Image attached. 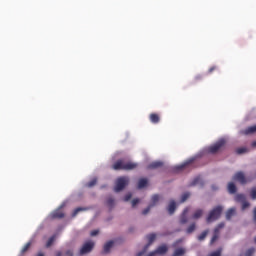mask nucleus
I'll return each instance as SVG.
<instances>
[{"mask_svg":"<svg viewBox=\"0 0 256 256\" xmlns=\"http://www.w3.org/2000/svg\"><path fill=\"white\" fill-rule=\"evenodd\" d=\"M137 167H139V164L135 162L119 159L113 164L112 169H114V171H133V169H137Z\"/></svg>","mask_w":256,"mask_h":256,"instance_id":"f257e3e1","label":"nucleus"},{"mask_svg":"<svg viewBox=\"0 0 256 256\" xmlns=\"http://www.w3.org/2000/svg\"><path fill=\"white\" fill-rule=\"evenodd\" d=\"M221 213H223V206L214 207L208 214L206 218L207 223H213V221H217L221 217Z\"/></svg>","mask_w":256,"mask_h":256,"instance_id":"f03ea898","label":"nucleus"},{"mask_svg":"<svg viewBox=\"0 0 256 256\" xmlns=\"http://www.w3.org/2000/svg\"><path fill=\"white\" fill-rule=\"evenodd\" d=\"M227 141L222 138L218 140L215 144L211 145L210 147L207 148V151L211 153L212 155H215V153H219L223 147H225Z\"/></svg>","mask_w":256,"mask_h":256,"instance_id":"7ed1b4c3","label":"nucleus"},{"mask_svg":"<svg viewBox=\"0 0 256 256\" xmlns=\"http://www.w3.org/2000/svg\"><path fill=\"white\" fill-rule=\"evenodd\" d=\"M129 185V177H120L116 180V186L114 187L115 193H119L120 191H123L125 187Z\"/></svg>","mask_w":256,"mask_h":256,"instance_id":"20e7f679","label":"nucleus"},{"mask_svg":"<svg viewBox=\"0 0 256 256\" xmlns=\"http://www.w3.org/2000/svg\"><path fill=\"white\" fill-rule=\"evenodd\" d=\"M95 247V242L87 241L82 248L80 249L79 255H87V253H91L93 248Z\"/></svg>","mask_w":256,"mask_h":256,"instance_id":"39448f33","label":"nucleus"},{"mask_svg":"<svg viewBox=\"0 0 256 256\" xmlns=\"http://www.w3.org/2000/svg\"><path fill=\"white\" fill-rule=\"evenodd\" d=\"M156 238H157L156 234H154V233L149 234L147 236L148 243L144 247L143 251L139 252L136 256H143V255H145V253H147V249H149V247H151V245L153 244V241H155Z\"/></svg>","mask_w":256,"mask_h":256,"instance_id":"423d86ee","label":"nucleus"},{"mask_svg":"<svg viewBox=\"0 0 256 256\" xmlns=\"http://www.w3.org/2000/svg\"><path fill=\"white\" fill-rule=\"evenodd\" d=\"M159 199H160V197L158 194L153 195L151 198V203L148 205V207L146 209H144L142 211V215H147V213H149V211H151V208L155 207V205H157V203H159Z\"/></svg>","mask_w":256,"mask_h":256,"instance_id":"0eeeda50","label":"nucleus"},{"mask_svg":"<svg viewBox=\"0 0 256 256\" xmlns=\"http://www.w3.org/2000/svg\"><path fill=\"white\" fill-rule=\"evenodd\" d=\"M225 227V223L221 222L220 224L217 225V227L214 229V234L212 236V239L210 241V244L213 245L217 239H219L220 231Z\"/></svg>","mask_w":256,"mask_h":256,"instance_id":"6e6552de","label":"nucleus"},{"mask_svg":"<svg viewBox=\"0 0 256 256\" xmlns=\"http://www.w3.org/2000/svg\"><path fill=\"white\" fill-rule=\"evenodd\" d=\"M233 180L238 181V183H241V185L247 184V178L245 177V173H243L241 171L237 172L234 175Z\"/></svg>","mask_w":256,"mask_h":256,"instance_id":"1a4fd4ad","label":"nucleus"},{"mask_svg":"<svg viewBox=\"0 0 256 256\" xmlns=\"http://www.w3.org/2000/svg\"><path fill=\"white\" fill-rule=\"evenodd\" d=\"M193 161H195V159H190L186 161L184 164L175 166L174 171H176V173H179V171H183V169H187V167H189V165H191Z\"/></svg>","mask_w":256,"mask_h":256,"instance_id":"9d476101","label":"nucleus"},{"mask_svg":"<svg viewBox=\"0 0 256 256\" xmlns=\"http://www.w3.org/2000/svg\"><path fill=\"white\" fill-rule=\"evenodd\" d=\"M149 120H150V123L157 125V123H159V121H161V116H159V114H157V113H151L149 115Z\"/></svg>","mask_w":256,"mask_h":256,"instance_id":"9b49d317","label":"nucleus"},{"mask_svg":"<svg viewBox=\"0 0 256 256\" xmlns=\"http://www.w3.org/2000/svg\"><path fill=\"white\" fill-rule=\"evenodd\" d=\"M160 167H163V162L154 161L148 165L147 169H159Z\"/></svg>","mask_w":256,"mask_h":256,"instance_id":"f8f14e48","label":"nucleus"},{"mask_svg":"<svg viewBox=\"0 0 256 256\" xmlns=\"http://www.w3.org/2000/svg\"><path fill=\"white\" fill-rule=\"evenodd\" d=\"M52 219H63L65 214L61 210H56L51 214Z\"/></svg>","mask_w":256,"mask_h":256,"instance_id":"ddd939ff","label":"nucleus"},{"mask_svg":"<svg viewBox=\"0 0 256 256\" xmlns=\"http://www.w3.org/2000/svg\"><path fill=\"white\" fill-rule=\"evenodd\" d=\"M177 209V204L175 203L174 200L170 201V204L168 206V213L170 215H173L175 213V210Z\"/></svg>","mask_w":256,"mask_h":256,"instance_id":"4468645a","label":"nucleus"},{"mask_svg":"<svg viewBox=\"0 0 256 256\" xmlns=\"http://www.w3.org/2000/svg\"><path fill=\"white\" fill-rule=\"evenodd\" d=\"M113 241H108L105 245H104V248H103V254L104 255H107V253H109L111 251V248L113 247Z\"/></svg>","mask_w":256,"mask_h":256,"instance_id":"2eb2a0df","label":"nucleus"},{"mask_svg":"<svg viewBox=\"0 0 256 256\" xmlns=\"http://www.w3.org/2000/svg\"><path fill=\"white\" fill-rule=\"evenodd\" d=\"M244 135H253V133H256V125L249 126L243 131Z\"/></svg>","mask_w":256,"mask_h":256,"instance_id":"dca6fc26","label":"nucleus"},{"mask_svg":"<svg viewBox=\"0 0 256 256\" xmlns=\"http://www.w3.org/2000/svg\"><path fill=\"white\" fill-rule=\"evenodd\" d=\"M228 192L231 193V195H234V193H237V186H235V183L230 182L228 184Z\"/></svg>","mask_w":256,"mask_h":256,"instance_id":"f3484780","label":"nucleus"},{"mask_svg":"<svg viewBox=\"0 0 256 256\" xmlns=\"http://www.w3.org/2000/svg\"><path fill=\"white\" fill-rule=\"evenodd\" d=\"M187 213H189V208H186V209H184V211H183V214H182V217H181V219H180V223L182 224V225H185V223H187Z\"/></svg>","mask_w":256,"mask_h":256,"instance_id":"a211bd4d","label":"nucleus"},{"mask_svg":"<svg viewBox=\"0 0 256 256\" xmlns=\"http://www.w3.org/2000/svg\"><path fill=\"white\" fill-rule=\"evenodd\" d=\"M147 183H148V180L146 178H141L138 181V189H143V188L147 187Z\"/></svg>","mask_w":256,"mask_h":256,"instance_id":"6ab92c4d","label":"nucleus"},{"mask_svg":"<svg viewBox=\"0 0 256 256\" xmlns=\"http://www.w3.org/2000/svg\"><path fill=\"white\" fill-rule=\"evenodd\" d=\"M89 208L87 207H78L76 208L73 213H72V217H77V215H79V213H81V211H87Z\"/></svg>","mask_w":256,"mask_h":256,"instance_id":"aec40b11","label":"nucleus"},{"mask_svg":"<svg viewBox=\"0 0 256 256\" xmlns=\"http://www.w3.org/2000/svg\"><path fill=\"white\" fill-rule=\"evenodd\" d=\"M202 180L201 177H196L193 179V181L189 184V187H195V185H201Z\"/></svg>","mask_w":256,"mask_h":256,"instance_id":"412c9836","label":"nucleus"},{"mask_svg":"<svg viewBox=\"0 0 256 256\" xmlns=\"http://www.w3.org/2000/svg\"><path fill=\"white\" fill-rule=\"evenodd\" d=\"M185 254V248H177L172 256H183Z\"/></svg>","mask_w":256,"mask_h":256,"instance_id":"4be33fe9","label":"nucleus"},{"mask_svg":"<svg viewBox=\"0 0 256 256\" xmlns=\"http://www.w3.org/2000/svg\"><path fill=\"white\" fill-rule=\"evenodd\" d=\"M57 239V235L56 234H54L53 236H51L49 239H48V241H47V243H46V247H51V245H53V243H55V240Z\"/></svg>","mask_w":256,"mask_h":256,"instance_id":"5701e85b","label":"nucleus"},{"mask_svg":"<svg viewBox=\"0 0 256 256\" xmlns=\"http://www.w3.org/2000/svg\"><path fill=\"white\" fill-rule=\"evenodd\" d=\"M233 215H235V208H230L227 212H226V219L228 221H230L231 217H233Z\"/></svg>","mask_w":256,"mask_h":256,"instance_id":"b1692460","label":"nucleus"},{"mask_svg":"<svg viewBox=\"0 0 256 256\" xmlns=\"http://www.w3.org/2000/svg\"><path fill=\"white\" fill-rule=\"evenodd\" d=\"M235 199H236V201H238V203H243V202L247 201L246 200L247 198L245 197L244 194L236 195Z\"/></svg>","mask_w":256,"mask_h":256,"instance_id":"393cba45","label":"nucleus"},{"mask_svg":"<svg viewBox=\"0 0 256 256\" xmlns=\"http://www.w3.org/2000/svg\"><path fill=\"white\" fill-rule=\"evenodd\" d=\"M203 216V210L198 209L195 211V213L193 214V219H200V217Z\"/></svg>","mask_w":256,"mask_h":256,"instance_id":"a878e982","label":"nucleus"},{"mask_svg":"<svg viewBox=\"0 0 256 256\" xmlns=\"http://www.w3.org/2000/svg\"><path fill=\"white\" fill-rule=\"evenodd\" d=\"M209 235V230L203 231L199 236H198V241H204V239Z\"/></svg>","mask_w":256,"mask_h":256,"instance_id":"bb28decb","label":"nucleus"},{"mask_svg":"<svg viewBox=\"0 0 256 256\" xmlns=\"http://www.w3.org/2000/svg\"><path fill=\"white\" fill-rule=\"evenodd\" d=\"M106 203L108 207H110V209H112V207H115V199H113L112 197L108 198Z\"/></svg>","mask_w":256,"mask_h":256,"instance_id":"cd10ccee","label":"nucleus"},{"mask_svg":"<svg viewBox=\"0 0 256 256\" xmlns=\"http://www.w3.org/2000/svg\"><path fill=\"white\" fill-rule=\"evenodd\" d=\"M189 197H191V193L185 192L181 197V203H185V201L188 200Z\"/></svg>","mask_w":256,"mask_h":256,"instance_id":"c85d7f7f","label":"nucleus"},{"mask_svg":"<svg viewBox=\"0 0 256 256\" xmlns=\"http://www.w3.org/2000/svg\"><path fill=\"white\" fill-rule=\"evenodd\" d=\"M30 247H31V242L26 243V245L21 250V255H24V253H27Z\"/></svg>","mask_w":256,"mask_h":256,"instance_id":"c756f323","label":"nucleus"},{"mask_svg":"<svg viewBox=\"0 0 256 256\" xmlns=\"http://www.w3.org/2000/svg\"><path fill=\"white\" fill-rule=\"evenodd\" d=\"M195 229H196V225H195V223H192V224L187 228L186 232H187L188 234H191V233H193V231H195Z\"/></svg>","mask_w":256,"mask_h":256,"instance_id":"7c9ffc66","label":"nucleus"},{"mask_svg":"<svg viewBox=\"0 0 256 256\" xmlns=\"http://www.w3.org/2000/svg\"><path fill=\"white\" fill-rule=\"evenodd\" d=\"M255 254V248H250L248 250H246L244 256H253Z\"/></svg>","mask_w":256,"mask_h":256,"instance_id":"2f4dec72","label":"nucleus"},{"mask_svg":"<svg viewBox=\"0 0 256 256\" xmlns=\"http://www.w3.org/2000/svg\"><path fill=\"white\" fill-rule=\"evenodd\" d=\"M97 185V178H93L90 182L87 183V187H95Z\"/></svg>","mask_w":256,"mask_h":256,"instance_id":"473e14b6","label":"nucleus"},{"mask_svg":"<svg viewBox=\"0 0 256 256\" xmlns=\"http://www.w3.org/2000/svg\"><path fill=\"white\" fill-rule=\"evenodd\" d=\"M250 205L251 204L247 200H244V202H242V211H245V209H248Z\"/></svg>","mask_w":256,"mask_h":256,"instance_id":"72a5a7b5","label":"nucleus"},{"mask_svg":"<svg viewBox=\"0 0 256 256\" xmlns=\"http://www.w3.org/2000/svg\"><path fill=\"white\" fill-rule=\"evenodd\" d=\"M236 153L237 155H243V153H247V148H238Z\"/></svg>","mask_w":256,"mask_h":256,"instance_id":"f704fd0d","label":"nucleus"},{"mask_svg":"<svg viewBox=\"0 0 256 256\" xmlns=\"http://www.w3.org/2000/svg\"><path fill=\"white\" fill-rule=\"evenodd\" d=\"M250 197L251 199L255 200L256 199V188H252L250 191Z\"/></svg>","mask_w":256,"mask_h":256,"instance_id":"c9c22d12","label":"nucleus"},{"mask_svg":"<svg viewBox=\"0 0 256 256\" xmlns=\"http://www.w3.org/2000/svg\"><path fill=\"white\" fill-rule=\"evenodd\" d=\"M132 197H133V194L128 193V194L125 195L124 201H131V198H132Z\"/></svg>","mask_w":256,"mask_h":256,"instance_id":"e433bc0d","label":"nucleus"},{"mask_svg":"<svg viewBox=\"0 0 256 256\" xmlns=\"http://www.w3.org/2000/svg\"><path fill=\"white\" fill-rule=\"evenodd\" d=\"M202 79H203V76H201V75H197L194 77L195 83H197V81H201Z\"/></svg>","mask_w":256,"mask_h":256,"instance_id":"4c0bfd02","label":"nucleus"},{"mask_svg":"<svg viewBox=\"0 0 256 256\" xmlns=\"http://www.w3.org/2000/svg\"><path fill=\"white\" fill-rule=\"evenodd\" d=\"M137 204H139V198L132 200V207H135Z\"/></svg>","mask_w":256,"mask_h":256,"instance_id":"58836bf2","label":"nucleus"},{"mask_svg":"<svg viewBox=\"0 0 256 256\" xmlns=\"http://www.w3.org/2000/svg\"><path fill=\"white\" fill-rule=\"evenodd\" d=\"M91 237H95L97 235H99V230H93L91 233H90Z\"/></svg>","mask_w":256,"mask_h":256,"instance_id":"ea45409f","label":"nucleus"},{"mask_svg":"<svg viewBox=\"0 0 256 256\" xmlns=\"http://www.w3.org/2000/svg\"><path fill=\"white\" fill-rule=\"evenodd\" d=\"M215 70H217V66H212L209 68L208 73H213Z\"/></svg>","mask_w":256,"mask_h":256,"instance_id":"a19ab883","label":"nucleus"},{"mask_svg":"<svg viewBox=\"0 0 256 256\" xmlns=\"http://www.w3.org/2000/svg\"><path fill=\"white\" fill-rule=\"evenodd\" d=\"M66 255L67 256H73V251H71V250L66 251Z\"/></svg>","mask_w":256,"mask_h":256,"instance_id":"79ce46f5","label":"nucleus"},{"mask_svg":"<svg viewBox=\"0 0 256 256\" xmlns=\"http://www.w3.org/2000/svg\"><path fill=\"white\" fill-rule=\"evenodd\" d=\"M56 256H63V252L57 251V252H56Z\"/></svg>","mask_w":256,"mask_h":256,"instance_id":"37998d69","label":"nucleus"},{"mask_svg":"<svg viewBox=\"0 0 256 256\" xmlns=\"http://www.w3.org/2000/svg\"><path fill=\"white\" fill-rule=\"evenodd\" d=\"M177 243H181V240L177 241L176 243L173 244V247H177Z\"/></svg>","mask_w":256,"mask_h":256,"instance_id":"c03bdc74","label":"nucleus"},{"mask_svg":"<svg viewBox=\"0 0 256 256\" xmlns=\"http://www.w3.org/2000/svg\"><path fill=\"white\" fill-rule=\"evenodd\" d=\"M37 256H45V254H43V252H39Z\"/></svg>","mask_w":256,"mask_h":256,"instance_id":"a18cd8bd","label":"nucleus"},{"mask_svg":"<svg viewBox=\"0 0 256 256\" xmlns=\"http://www.w3.org/2000/svg\"><path fill=\"white\" fill-rule=\"evenodd\" d=\"M252 147H256V141L252 142Z\"/></svg>","mask_w":256,"mask_h":256,"instance_id":"49530a36","label":"nucleus"},{"mask_svg":"<svg viewBox=\"0 0 256 256\" xmlns=\"http://www.w3.org/2000/svg\"><path fill=\"white\" fill-rule=\"evenodd\" d=\"M213 191H217V187L212 186Z\"/></svg>","mask_w":256,"mask_h":256,"instance_id":"de8ad7c7","label":"nucleus"}]
</instances>
